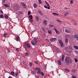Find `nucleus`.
<instances>
[{
	"mask_svg": "<svg viewBox=\"0 0 78 78\" xmlns=\"http://www.w3.org/2000/svg\"><path fill=\"white\" fill-rule=\"evenodd\" d=\"M40 69H41L39 68H36L35 69V70H40Z\"/></svg>",
	"mask_w": 78,
	"mask_h": 78,
	"instance_id": "obj_18",
	"label": "nucleus"
},
{
	"mask_svg": "<svg viewBox=\"0 0 78 78\" xmlns=\"http://www.w3.org/2000/svg\"><path fill=\"white\" fill-rule=\"evenodd\" d=\"M36 20H37V21H39V20L38 18V17L37 16H36Z\"/></svg>",
	"mask_w": 78,
	"mask_h": 78,
	"instance_id": "obj_26",
	"label": "nucleus"
},
{
	"mask_svg": "<svg viewBox=\"0 0 78 78\" xmlns=\"http://www.w3.org/2000/svg\"><path fill=\"white\" fill-rule=\"evenodd\" d=\"M35 63L36 64H38V62L37 61H35Z\"/></svg>",
	"mask_w": 78,
	"mask_h": 78,
	"instance_id": "obj_50",
	"label": "nucleus"
},
{
	"mask_svg": "<svg viewBox=\"0 0 78 78\" xmlns=\"http://www.w3.org/2000/svg\"><path fill=\"white\" fill-rule=\"evenodd\" d=\"M30 20L31 22H33V20Z\"/></svg>",
	"mask_w": 78,
	"mask_h": 78,
	"instance_id": "obj_49",
	"label": "nucleus"
},
{
	"mask_svg": "<svg viewBox=\"0 0 78 78\" xmlns=\"http://www.w3.org/2000/svg\"><path fill=\"white\" fill-rule=\"evenodd\" d=\"M37 78H39V77H37Z\"/></svg>",
	"mask_w": 78,
	"mask_h": 78,
	"instance_id": "obj_64",
	"label": "nucleus"
},
{
	"mask_svg": "<svg viewBox=\"0 0 78 78\" xmlns=\"http://www.w3.org/2000/svg\"><path fill=\"white\" fill-rule=\"evenodd\" d=\"M65 37L66 38H69V37H70V36H69V35H65Z\"/></svg>",
	"mask_w": 78,
	"mask_h": 78,
	"instance_id": "obj_22",
	"label": "nucleus"
},
{
	"mask_svg": "<svg viewBox=\"0 0 78 78\" xmlns=\"http://www.w3.org/2000/svg\"><path fill=\"white\" fill-rule=\"evenodd\" d=\"M70 3H71V4H72V3H73V1L72 0H71L70 1Z\"/></svg>",
	"mask_w": 78,
	"mask_h": 78,
	"instance_id": "obj_44",
	"label": "nucleus"
},
{
	"mask_svg": "<svg viewBox=\"0 0 78 78\" xmlns=\"http://www.w3.org/2000/svg\"><path fill=\"white\" fill-rule=\"evenodd\" d=\"M3 17H4V16H3V15H0V18H3Z\"/></svg>",
	"mask_w": 78,
	"mask_h": 78,
	"instance_id": "obj_24",
	"label": "nucleus"
},
{
	"mask_svg": "<svg viewBox=\"0 0 78 78\" xmlns=\"http://www.w3.org/2000/svg\"><path fill=\"white\" fill-rule=\"evenodd\" d=\"M56 33H58V31L57 30H56L55 31Z\"/></svg>",
	"mask_w": 78,
	"mask_h": 78,
	"instance_id": "obj_57",
	"label": "nucleus"
},
{
	"mask_svg": "<svg viewBox=\"0 0 78 78\" xmlns=\"http://www.w3.org/2000/svg\"><path fill=\"white\" fill-rule=\"evenodd\" d=\"M74 47L75 48H76V49H78V47L76 45L74 46Z\"/></svg>",
	"mask_w": 78,
	"mask_h": 78,
	"instance_id": "obj_23",
	"label": "nucleus"
},
{
	"mask_svg": "<svg viewBox=\"0 0 78 78\" xmlns=\"http://www.w3.org/2000/svg\"><path fill=\"white\" fill-rule=\"evenodd\" d=\"M23 62V64H25V62Z\"/></svg>",
	"mask_w": 78,
	"mask_h": 78,
	"instance_id": "obj_59",
	"label": "nucleus"
},
{
	"mask_svg": "<svg viewBox=\"0 0 78 78\" xmlns=\"http://www.w3.org/2000/svg\"><path fill=\"white\" fill-rule=\"evenodd\" d=\"M33 64L32 63H31V62H30V63H29V65L30 67H31V66H32V65Z\"/></svg>",
	"mask_w": 78,
	"mask_h": 78,
	"instance_id": "obj_29",
	"label": "nucleus"
},
{
	"mask_svg": "<svg viewBox=\"0 0 78 78\" xmlns=\"http://www.w3.org/2000/svg\"><path fill=\"white\" fill-rule=\"evenodd\" d=\"M66 13L67 15H69V12H66Z\"/></svg>",
	"mask_w": 78,
	"mask_h": 78,
	"instance_id": "obj_46",
	"label": "nucleus"
},
{
	"mask_svg": "<svg viewBox=\"0 0 78 78\" xmlns=\"http://www.w3.org/2000/svg\"><path fill=\"white\" fill-rule=\"evenodd\" d=\"M56 30H56V28L54 27V30L55 31H56Z\"/></svg>",
	"mask_w": 78,
	"mask_h": 78,
	"instance_id": "obj_55",
	"label": "nucleus"
},
{
	"mask_svg": "<svg viewBox=\"0 0 78 78\" xmlns=\"http://www.w3.org/2000/svg\"><path fill=\"white\" fill-rule=\"evenodd\" d=\"M28 15H30V14H31V12L29 11H28Z\"/></svg>",
	"mask_w": 78,
	"mask_h": 78,
	"instance_id": "obj_36",
	"label": "nucleus"
},
{
	"mask_svg": "<svg viewBox=\"0 0 78 78\" xmlns=\"http://www.w3.org/2000/svg\"><path fill=\"white\" fill-rule=\"evenodd\" d=\"M45 3H46V4L48 5V9H50V8L49 4L47 3V2L46 1H45Z\"/></svg>",
	"mask_w": 78,
	"mask_h": 78,
	"instance_id": "obj_7",
	"label": "nucleus"
},
{
	"mask_svg": "<svg viewBox=\"0 0 78 78\" xmlns=\"http://www.w3.org/2000/svg\"><path fill=\"white\" fill-rule=\"evenodd\" d=\"M74 25H76V23H74Z\"/></svg>",
	"mask_w": 78,
	"mask_h": 78,
	"instance_id": "obj_61",
	"label": "nucleus"
},
{
	"mask_svg": "<svg viewBox=\"0 0 78 78\" xmlns=\"http://www.w3.org/2000/svg\"><path fill=\"white\" fill-rule=\"evenodd\" d=\"M72 78H76V76H72Z\"/></svg>",
	"mask_w": 78,
	"mask_h": 78,
	"instance_id": "obj_40",
	"label": "nucleus"
},
{
	"mask_svg": "<svg viewBox=\"0 0 78 78\" xmlns=\"http://www.w3.org/2000/svg\"><path fill=\"white\" fill-rule=\"evenodd\" d=\"M57 22H60V23H61V22H62L60 20H57Z\"/></svg>",
	"mask_w": 78,
	"mask_h": 78,
	"instance_id": "obj_41",
	"label": "nucleus"
},
{
	"mask_svg": "<svg viewBox=\"0 0 78 78\" xmlns=\"http://www.w3.org/2000/svg\"><path fill=\"white\" fill-rule=\"evenodd\" d=\"M14 9L15 11H17V10L19 9V5H15L14 6Z\"/></svg>",
	"mask_w": 78,
	"mask_h": 78,
	"instance_id": "obj_4",
	"label": "nucleus"
},
{
	"mask_svg": "<svg viewBox=\"0 0 78 78\" xmlns=\"http://www.w3.org/2000/svg\"><path fill=\"white\" fill-rule=\"evenodd\" d=\"M53 15H55V16H59V15L57 14L56 13L53 12Z\"/></svg>",
	"mask_w": 78,
	"mask_h": 78,
	"instance_id": "obj_21",
	"label": "nucleus"
},
{
	"mask_svg": "<svg viewBox=\"0 0 78 78\" xmlns=\"http://www.w3.org/2000/svg\"><path fill=\"white\" fill-rule=\"evenodd\" d=\"M4 36L5 37H6V33H5L4 34Z\"/></svg>",
	"mask_w": 78,
	"mask_h": 78,
	"instance_id": "obj_35",
	"label": "nucleus"
},
{
	"mask_svg": "<svg viewBox=\"0 0 78 78\" xmlns=\"http://www.w3.org/2000/svg\"><path fill=\"white\" fill-rule=\"evenodd\" d=\"M22 4L23 5L24 4V3H23V2H22Z\"/></svg>",
	"mask_w": 78,
	"mask_h": 78,
	"instance_id": "obj_63",
	"label": "nucleus"
},
{
	"mask_svg": "<svg viewBox=\"0 0 78 78\" xmlns=\"http://www.w3.org/2000/svg\"><path fill=\"white\" fill-rule=\"evenodd\" d=\"M67 13H65L64 14V16H67Z\"/></svg>",
	"mask_w": 78,
	"mask_h": 78,
	"instance_id": "obj_51",
	"label": "nucleus"
},
{
	"mask_svg": "<svg viewBox=\"0 0 78 78\" xmlns=\"http://www.w3.org/2000/svg\"><path fill=\"white\" fill-rule=\"evenodd\" d=\"M38 12L39 13V14H40L41 16H42V15H43V13L42 12H41V11L38 10Z\"/></svg>",
	"mask_w": 78,
	"mask_h": 78,
	"instance_id": "obj_9",
	"label": "nucleus"
},
{
	"mask_svg": "<svg viewBox=\"0 0 78 78\" xmlns=\"http://www.w3.org/2000/svg\"><path fill=\"white\" fill-rule=\"evenodd\" d=\"M34 7L35 8H37V4H36L34 3Z\"/></svg>",
	"mask_w": 78,
	"mask_h": 78,
	"instance_id": "obj_15",
	"label": "nucleus"
},
{
	"mask_svg": "<svg viewBox=\"0 0 78 78\" xmlns=\"http://www.w3.org/2000/svg\"><path fill=\"white\" fill-rule=\"evenodd\" d=\"M11 73L12 75H14V72L13 71L11 72Z\"/></svg>",
	"mask_w": 78,
	"mask_h": 78,
	"instance_id": "obj_31",
	"label": "nucleus"
},
{
	"mask_svg": "<svg viewBox=\"0 0 78 78\" xmlns=\"http://www.w3.org/2000/svg\"><path fill=\"white\" fill-rule=\"evenodd\" d=\"M40 72H41V69H40V70H39V71H38L37 72V73L38 74H39V73H40Z\"/></svg>",
	"mask_w": 78,
	"mask_h": 78,
	"instance_id": "obj_37",
	"label": "nucleus"
},
{
	"mask_svg": "<svg viewBox=\"0 0 78 78\" xmlns=\"http://www.w3.org/2000/svg\"><path fill=\"white\" fill-rule=\"evenodd\" d=\"M8 52H9V51H10V50H9V49H8Z\"/></svg>",
	"mask_w": 78,
	"mask_h": 78,
	"instance_id": "obj_60",
	"label": "nucleus"
},
{
	"mask_svg": "<svg viewBox=\"0 0 78 78\" xmlns=\"http://www.w3.org/2000/svg\"><path fill=\"white\" fill-rule=\"evenodd\" d=\"M23 13V12H19L18 13L19 14H22Z\"/></svg>",
	"mask_w": 78,
	"mask_h": 78,
	"instance_id": "obj_47",
	"label": "nucleus"
},
{
	"mask_svg": "<svg viewBox=\"0 0 78 78\" xmlns=\"http://www.w3.org/2000/svg\"><path fill=\"white\" fill-rule=\"evenodd\" d=\"M58 64L59 65H62V63H61V60L60 59L58 60Z\"/></svg>",
	"mask_w": 78,
	"mask_h": 78,
	"instance_id": "obj_8",
	"label": "nucleus"
},
{
	"mask_svg": "<svg viewBox=\"0 0 78 78\" xmlns=\"http://www.w3.org/2000/svg\"><path fill=\"white\" fill-rule=\"evenodd\" d=\"M65 57V56H64V55H63L62 56V58H61V60H62V61H64V58Z\"/></svg>",
	"mask_w": 78,
	"mask_h": 78,
	"instance_id": "obj_10",
	"label": "nucleus"
},
{
	"mask_svg": "<svg viewBox=\"0 0 78 78\" xmlns=\"http://www.w3.org/2000/svg\"><path fill=\"white\" fill-rule=\"evenodd\" d=\"M74 60H75V62H78V59H77V58H75L74 59Z\"/></svg>",
	"mask_w": 78,
	"mask_h": 78,
	"instance_id": "obj_28",
	"label": "nucleus"
},
{
	"mask_svg": "<svg viewBox=\"0 0 78 78\" xmlns=\"http://www.w3.org/2000/svg\"><path fill=\"white\" fill-rule=\"evenodd\" d=\"M41 75H42V76H44V74L43 72L41 73Z\"/></svg>",
	"mask_w": 78,
	"mask_h": 78,
	"instance_id": "obj_30",
	"label": "nucleus"
},
{
	"mask_svg": "<svg viewBox=\"0 0 78 78\" xmlns=\"http://www.w3.org/2000/svg\"><path fill=\"white\" fill-rule=\"evenodd\" d=\"M48 33L49 34H51V30H48Z\"/></svg>",
	"mask_w": 78,
	"mask_h": 78,
	"instance_id": "obj_34",
	"label": "nucleus"
},
{
	"mask_svg": "<svg viewBox=\"0 0 78 78\" xmlns=\"http://www.w3.org/2000/svg\"><path fill=\"white\" fill-rule=\"evenodd\" d=\"M0 12H1V13H2V14L3 13V11L2 10L0 9Z\"/></svg>",
	"mask_w": 78,
	"mask_h": 78,
	"instance_id": "obj_42",
	"label": "nucleus"
},
{
	"mask_svg": "<svg viewBox=\"0 0 78 78\" xmlns=\"http://www.w3.org/2000/svg\"><path fill=\"white\" fill-rule=\"evenodd\" d=\"M43 23L44 24H45V25H47V21L45 20H44L43 21Z\"/></svg>",
	"mask_w": 78,
	"mask_h": 78,
	"instance_id": "obj_16",
	"label": "nucleus"
},
{
	"mask_svg": "<svg viewBox=\"0 0 78 78\" xmlns=\"http://www.w3.org/2000/svg\"><path fill=\"white\" fill-rule=\"evenodd\" d=\"M29 18L30 19V20H33V16L31 15H30L29 16Z\"/></svg>",
	"mask_w": 78,
	"mask_h": 78,
	"instance_id": "obj_13",
	"label": "nucleus"
},
{
	"mask_svg": "<svg viewBox=\"0 0 78 78\" xmlns=\"http://www.w3.org/2000/svg\"><path fill=\"white\" fill-rule=\"evenodd\" d=\"M31 73H35L33 71H31Z\"/></svg>",
	"mask_w": 78,
	"mask_h": 78,
	"instance_id": "obj_52",
	"label": "nucleus"
},
{
	"mask_svg": "<svg viewBox=\"0 0 78 78\" xmlns=\"http://www.w3.org/2000/svg\"><path fill=\"white\" fill-rule=\"evenodd\" d=\"M26 46L28 48H30V47L29 44H26Z\"/></svg>",
	"mask_w": 78,
	"mask_h": 78,
	"instance_id": "obj_11",
	"label": "nucleus"
},
{
	"mask_svg": "<svg viewBox=\"0 0 78 78\" xmlns=\"http://www.w3.org/2000/svg\"><path fill=\"white\" fill-rule=\"evenodd\" d=\"M73 41H78V35H75L73 37Z\"/></svg>",
	"mask_w": 78,
	"mask_h": 78,
	"instance_id": "obj_3",
	"label": "nucleus"
},
{
	"mask_svg": "<svg viewBox=\"0 0 78 78\" xmlns=\"http://www.w3.org/2000/svg\"><path fill=\"white\" fill-rule=\"evenodd\" d=\"M42 30L43 31V32H45L46 31L45 30V28L44 27H42Z\"/></svg>",
	"mask_w": 78,
	"mask_h": 78,
	"instance_id": "obj_14",
	"label": "nucleus"
},
{
	"mask_svg": "<svg viewBox=\"0 0 78 78\" xmlns=\"http://www.w3.org/2000/svg\"><path fill=\"white\" fill-rule=\"evenodd\" d=\"M65 61L67 63L72 64V60L69 57H66L65 58Z\"/></svg>",
	"mask_w": 78,
	"mask_h": 78,
	"instance_id": "obj_1",
	"label": "nucleus"
},
{
	"mask_svg": "<svg viewBox=\"0 0 78 78\" xmlns=\"http://www.w3.org/2000/svg\"><path fill=\"white\" fill-rule=\"evenodd\" d=\"M56 33H58V31L57 30H56L55 31Z\"/></svg>",
	"mask_w": 78,
	"mask_h": 78,
	"instance_id": "obj_56",
	"label": "nucleus"
},
{
	"mask_svg": "<svg viewBox=\"0 0 78 78\" xmlns=\"http://www.w3.org/2000/svg\"><path fill=\"white\" fill-rule=\"evenodd\" d=\"M69 48H70V49H72V48L71 47L69 46Z\"/></svg>",
	"mask_w": 78,
	"mask_h": 78,
	"instance_id": "obj_54",
	"label": "nucleus"
},
{
	"mask_svg": "<svg viewBox=\"0 0 78 78\" xmlns=\"http://www.w3.org/2000/svg\"><path fill=\"white\" fill-rule=\"evenodd\" d=\"M34 42L35 43H34V41H32L31 42V44L33 45H36V43L37 42V38H35L34 39Z\"/></svg>",
	"mask_w": 78,
	"mask_h": 78,
	"instance_id": "obj_2",
	"label": "nucleus"
},
{
	"mask_svg": "<svg viewBox=\"0 0 78 78\" xmlns=\"http://www.w3.org/2000/svg\"><path fill=\"white\" fill-rule=\"evenodd\" d=\"M49 26L50 28H51H51H53V26L52 25L49 24Z\"/></svg>",
	"mask_w": 78,
	"mask_h": 78,
	"instance_id": "obj_32",
	"label": "nucleus"
},
{
	"mask_svg": "<svg viewBox=\"0 0 78 78\" xmlns=\"http://www.w3.org/2000/svg\"><path fill=\"white\" fill-rule=\"evenodd\" d=\"M23 8H26V5H25V4H24V5H23Z\"/></svg>",
	"mask_w": 78,
	"mask_h": 78,
	"instance_id": "obj_33",
	"label": "nucleus"
},
{
	"mask_svg": "<svg viewBox=\"0 0 78 78\" xmlns=\"http://www.w3.org/2000/svg\"><path fill=\"white\" fill-rule=\"evenodd\" d=\"M65 42L66 43H67L68 42V39H67V38H66L65 39Z\"/></svg>",
	"mask_w": 78,
	"mask_h": 78,
	"instance_id": "obj_27",
	"label": "nucleus"
},
{
	"mask_svg": "<svg viewBox=\"0 0 78 78\" xmlns=\"http://www.w3.org/2000/svg\"><path fill=\"white\" fill-rule=\"evenodd\" d=\"M4 17H5V18H6L7 19H8V16L6 15H4Z\"/></svg>",
	"mask_w": 78,
	"mask_h": 78,
	"instance_id": "obj_25",
	"label": "nucleus"
},
{
	"mask_svg": "<svg viewBox=\"0 0 78 78\" xmlns=\"http://www.w3.org/2000/svg\"><path fill=\"white\" fill-rule=\"evenodd\" d=\"M59 42L60 44L61 45V47H64V45H63V43L62 42L61 40H60L59 41Z\"/></svg>",
	"mask_w": 78,
	"mask_h": 78,
	"instance_id": "obj_6",
	"label": "nucleus"
},
{
	"mask_svg": "<svg viewBox=\"0 0 78 78\" xmlns=\"http://www.w3.org/2000/svg\"><path fill=\"white\" fill-rule=\"evenodd\" d=\"M38 2L40 4H41V3H42V1H41V0H39V1H38Z\"/></svg>",
	"mask_w": 78,
	"mask_h": 78,
	"instance_id": "obj_38",
	"label": "nucleus"
},
{
	"mask_svg": "<svg viewBox=\"0 0 78 78\" xmlns=\"http://www.w3.org/2000/svg\"><path fill=\"white\" fill-rule=\"evenodd\" d=\"M65 31L66 33H67V32H68V30H67V29H66V30H65Z\"/></svg>",
	"mask_w": 78,
	"mask_h": 78,
	"instance_id": "obj_53",
	"label": "nucleus"
},
{
	"mask_svg": "<svg viewBox=\"0 0 78 78\" xmlns=\"http://www.w3.org/2000/svg\"><path fill=\"white\" fill-rule=\"evenodd\" d=\"M67 33H71L72 32L68 30V32Z\"/></svg>",
	"mask_w": 78,
	"mask_h": 78,
	"instance_id": "obj_45",
	"label": "nucleus"
},
{
	"mask_svg": "<svg viewBox=\"0 0 78 78\" xmlns=\"http://www.w3.org/2000/svg\"><path fill=\"white\" fill-rule=\"evenodd\" d=\"M28 55V53H27V52H26V53H25V55L26 56H27V55Z\"/></svg>",
	"mask_w": 78,
	"mask_h": 78,
	"instance_id": "obj_43",
	"label": "nucleus"
},
{
	"mask_svg": "<svg viewBox=\"0 0 78 78\" xmlns=\"http://www.w3.org/2000/svg\"><path fill=\"white\" fill-rule=\"evenodd\" d=\"M67 9H67V8H65V9L67 10Z\"/></svg>",
	"mask_w": 78,
	"mask_h": 78,
	"instance_id": "obj_62",
	"label": "nucleus"
},
{
	"mask_svg": "<svg viewBox=\"0 0 78 78\" xmlns=\"http://www.w3.org/2000/svg\"><path fill=\"white\" fill-rule=\"evenodd\" d=\"M72 71L73 72H74V73H76V69H73L72 70Z\"/></svg>",
	"mask_w": 78,
	"mask_h": 78,
	"instance_id": "obj_17",
	"label": "nucleus"
},
{
	"mask_svg": "<svg viewBox=\"0 0 78 78\" xmlns=\"http://www.w3.org/2000/svg\"><path fill=\"white\" fill-rule=\"evenodd\" d=\"M20 38V37H19V36H17L16 37V41H19V39Z\"/></svg>",
	"mask_w": 78,
	"mask_h": 78,
	"instance_id": "obj_19",
	"label": "nucleus"
},
{
	"mask_svg": "<svg viewBox=\"0 0 78 78\" xmlns=\"http://www.w3.org/2000/svg\"><path fill=\"white\" fill-rule=\"evenodd\" d=\"M4 6H5V7H6V8H9V5L7 4H4Z\"/></svg>",
	"mask_w": 78,
	"mask_h": 78,
	"instance_id": "obj_12",
	"label": "nucleus"
},
{
	"mask_svg": "<svg viewBox=\"0 0 78 78\" xmlns=\"http://www.w3.org/2000/svg\"><path fill=\"white\" fill-rule=\"evenodd\" d=\"M17 75H18V73L17 72H16L15 73V76H17Z\"/></svg>",
	"mask_w": 78,
	"mask_h": 78,
	"instance_id": "obj_20",
	"label": "nucleus"
},
{
	"mask_svg": "<svg viewBox=\"0 0 78 78\" xmlns=\"http://www.w3.org/2000/svg\"><path fill=\"white\" fill-rule=\"evenodd\" d=\"M56 40H57V39L56 38H52L50 39V41L51 42H55V41H56Z\"/></svg>",
	"mask_w": 78,
	"mask_h": 78,
	"instance_id": "obj_5",
	"label": "nucleus"
},
{
	"mask_svg": "<svg viewBox=\"0 0 78 78\" xmlns=\"http://www.w3.org/2000/svg\"><path fill=\"white\" fill-rule=\"evenodd\" d=\"M16 51H19V50L17 48H16Z\"/></svg>",
	"mask_w": 78,
	"mask_h": 78,
	"instance_id": "obj_48",
	"label": "nucleus"
},
{
	"mask_svg": "<svg viewBox=\"0 0 78 78\" xmlns=\"http://www.w3.org/2000/svg\"><path fill=\"white\" fill-rule=\"evenodd\" d=\"M44 7L46 9H47V8H48V7H47V5H44Z\"/></svg>",
	"mask_w": 78,
	"mask_h": 78,
	"instance_id": "obj_39",
	"label": "nucleus"
},
{
	"mask_svg": "<svg viewBox=\"0 0 78 78\" xmlns=\"http://www.w3.org/2000/svg\"><path fill=\"white\" fill-rule=\"evenodd\" d=\"M66 72H69V70H68V69H66Z\"/></svg>",
	"mask_w": 78,
	"mask_h": 78,
	"instance_id": "obj_58",
	"label": "nucleus"
}]
</instances>
